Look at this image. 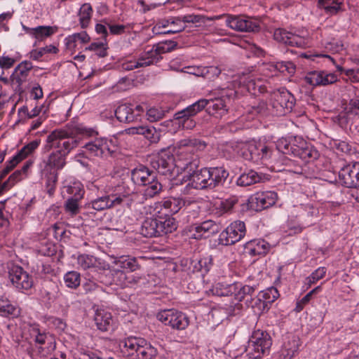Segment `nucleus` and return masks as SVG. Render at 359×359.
Returning a JSON list of instances; mask_svg holds the SVG:
<instances>
[{
    "mask_svg": "<svg viewBox=\"0 0 359 359\" xmlns=\"http://www.w3.org/2000/svg\"><path fill=\"white\" fill-rule=\"evenodd\" d=\"M77 134L90 137L97 133L91 128L76 126L69 130H55L46 139V149L48 148L56 149L55 151L49 154L48 163H46V166L51 167L48 178L54 183L57 181V170L62 168L65 163L63 156L79 145V140L75 136Z\"/></svg>",
    "mask_w": 359,
    "mask_h": 359,
    "instance_id": "obj_1",
    "label": "nucleus"
},
{
    "mask_svg": "<svg viewBox=\"0 0 359 359\" xmlns=\"http://www.w3.org/2000/svg\"><path fill=\"white\" fill-rule=\"evenodd\" d=\"M207 147L205 141L196 138H187L179 142V151L177 152V168L187 172L189 175L198 168L201 161L196 153L203 151Z\"/></svg>",
    "mask_w": 359,
    "mask_h": 359,
    "instance_id": "obj_2",
    "label": "nucleus"
},
{
    "mask_svg": "<svg viewBox=\"0 0 359 359\" xmlns=\"http://www.w3.org/2000/svg\"><path fill=\"white\" fill-rule=\"evenodd\" d=\"M276 149L283 154L298 157L306 162L319 157L318 151L299 136L280 139L277 142Z\"/></svg>",
    "mask_w": 359,
    "mask_h": 359,
    "instance_id": "obj_3",
    "label": "nucleus"
},
{
    "mask_svg": "<svg viewBox=\"0 0 359 359\" xmlns=\"http://www.w3.org/2000/svg\"><path fill=\"white\" fill-rule=\"evenodd\" d=\"M272 345V339L265 330H257L252 333L246 348L250 358L259 359L268 354Z\"/></svg>",
    "mask_w": 359,
    "mask_h": 359,
    "instance_id": "obj_4",
    "label": "nucleus"
},
{
    "mask_svg": "<svg viewBox=\"0 0 359 359\" xmlns=\"http://www.w3.org/2000/svg\"><path fill=\"white\" fill-rule=\"evenodd\" d=\"M235 95V91L229 88L221 89L218 97L210 99H201L197 102H203L201 111L206 109V111L212 116L222 117L229 111L228 102L231 97Z\"/></svg>",
    "mask_w": 359,
    "mask_h": 359,
    "instance_id": "obj_5",
    "label": "nucleus"
},
{
    "mask_svg": "<svg viewBox=\"0 0 359 359\" xmlns=\"http://www.w3.org/2000/svg\"><path fill=\"white\" fill-rule=\"evenodd\" d=\"M124 353L128 355L136 353L138 359H155L158 355L157 348L147 342L144 339L140 337H128L123 341Z\"/></svg>",
    "mask_w": 359,
    "mask_h": 359,
    "instance_id": "obj_6",
    "label": "nucleus"
},
{
    "mask_svg": "<svg viewBox=\"0 0 359 359\" xmlns=\"http://www.w3.org/2000/svg\"><path fill=\"white\" fill-rule=\"evenodd\" d=\"M294 104V95L285 88L274 90L270 94L269 105L271 115H285L292 111Z\"/></svg>",
    "mask_w": 359,
    "mask_h": 359,
    "instance_id": "obj_7",
    "label": "nucleus"
},
{
    "mask_svg": "<svg viewBox=\"0 0 359 359\" xmlns=\"http://www.w3.org/2000/svg\"><path fill=\"white\" fill-rule=\"evenodd\" d=\"M83 148L90 156L107 158L116 151V145L111 139L99 137L86 143Z\"/></svg>",
    "mask_w": 359,
    "mask_h": 359,
    "instance_id": "obj_8",
    "label": "nucleus"
},
{
    "mask_svg": "<svg viewBox=\"0 0 359 359\" xmlns=\"http://www.w3.org/2000/svg\"><path fill=\"white\" fill-rule=\"evenodd\" d=\"M153 168L167 177H172L174 175L177 165L173 154L170 151L163 150L158 154V156L151 161Z\"/></svg>",
    "mask_w": 359,
    "mask_h": 359,
    "instance_id": "obj_9",
    "label": "nucleus"
},
{
    "mask_svg": "<svg viewBox=\"0 0 359 359\" xmlns=\"http://www.w3.org/2000/svg\"><path fill=\"white\" fill-rule=\"evenodd\" d=\"M246 233V227L243 222L237 220L232 222L219 236V243L223 245H231L240 241Z\"/></svg>",
    "mask_w": 359,
    "mask_h": 359,
    "instance_id": "obj_10",
    "label": "nucleus"
},
{
    "mask_svg": "<svg viewBox=\"0 0 359 359\" xmlns=\"http://www.w3.org/2000/svg\"><path fill=\"white\" fill-rule=\"evenodd\" d=\"M157 318L165 325L178 330L186 329L189 324V318L184 313L174 309L159 312Z\"/></svg>",
    "mask_w": 359,
    "mask_h": 359,
    "instance_id": "obj_11",
    "label": "nucleus"
},
{
    "mask_svg": "<svg viewBox=\"0 0 359 359\" xmlns=\"http://www.w3.org/2000/svg\"><path fill=\"white\" fill-rule=\"evenodd\" d=\"M8 273L11 283L16 289L23 290L32 287V278L22 266L11 263L8 266Z\"/></svg>",
    "mask_w": 359,
    "mask_h": 359,
    "instance_id": "obj_12",
    "label": "nucleus"
},
{
    "mask_svg": "<svg viewBox=\"0 0 359 359\" xmlns=\"http://www.w3.org/2000/svg\"><path fill=\"white\" fill-rule=\"evenodd\" d=\"M277 198L278 195L274 191L257 192L248 199L247 205L248 208L259 212L273 205Z\"/></svg>",
    "mask_w": 359,
    "mask_h": 359,
    "instance_id": "obj_13",
    "label": "nucleus"
},
{
    "mask_svg": "<svg viewBox=\"0 0 359 359\" xmlns=\"http://www.w3.org/2000/svg\"><path fill=\"white\" fill-rule=\"evenodd\" d=\"M189 182L185 187L184 193H187L186 190L193 188L195 189L203 190L210 189V170L209 168H197L194 172L187 175Z\"/></svg>",
    "mask_w": 359,
    "mask_h": 359,
    "instance_id": "obj_14",
    "label": "nucleus"
},
{
    "mask_svg": "<svg viewBox=\"0 0 359 359\" xmlns=\"http://www.w3.org/2000/svg\"><path fill=\"white\" fill-rule=\"evenodd\" d=\"M343 186L347 188L359 187V161L344 166L339 172Z\"/></svg>",
    "mask_w": 359,
    "mask_h": 359,
    "instance_id": "obj_15",
    "label": "nucleus"
},
{
    "mask_svg": "<svg viewBox=\"0 0 359 359\" xmlns=\"http://www.w3.org/2000/svg\"><path fill=\"white\" fill-rule=\"evenodd\" d=\"M144 112V108L140 104L134 107L131 104H123L116 108L115 116L120 122L131 123L137 121Z\"/></svg>",
    "mask_w": 359,
    "mask_h": 359,
    "instance_id": "obj_16",
    "label": "nucleus"
},
{
    "mask_svg": "<svg viewBox=\"0 0 359 359\" xmlns=\"http://www.w3.org/2000/svg\"><path fill=\"white\" fill-rule=\"evenodd\" d=\"M273 38L276 41L290 46L306 48L309 44L307 39L282 28L274 31Z\"/></svg>",
    "mask_w": 359,
    "mask_h": 359,
    "instance_id": "obj_17",
    "label": "nucleus"
},
{
    "mask_svg": "<svg viewBox=\"0 0 359 359\" xmlns=\"http://www.w3.org/2000/svg\"><path fill=\"white\" fill-rule=\"evenodd\" d=\"M129 135H142L150 144H156L161 136V129H157L151 125H141L126 128L123 132Z\"/></svg>",
    "mask_w": 359,
    "mask_h": 359,
    "instance_id": "obj_18",
    "label": "nucleus"
},
{
    "mask_svg": "<svg viewBox=\"0 0 359 359\" xmlns=\"http://www.w3.org/2000/svg\"><path fill=\"white\" fill-rule=\"evenodd\" d=\"M226 24L231 29L238 32H255L259 29V25L246 16L229 15Z\"/></svg>",
    "mask_w": 359,
    "mask_h": 359,
    "instance_id": "obj_19",
    "label": "nucleus"
},
{
    "mask_svg": "<svg viewBox=\"0 0 359 359\" xmlns=\"http://www.w3.org/2000/svg\"><path fill=\"white\" fill-rule=\"evenodd\" d=\"M126 198L125 196H104L93 200L86 204V207L87 209L91 208L97 211H102L121 205Z\"/></svg>",
    "mask_w": 359,
    "mask_h": 359,
    "instance_id": "obj_20",
    "label": "nucleus"
},
{
    "mask_svg": "<svg viewBox=\"0 0 359 359\" xmlns=\"http://www.w3.org/2000/svg\"><path fill=\"white\" fill-rule=\"evenodd\" d=\"M304 81L313 87L327 86L335 83L337 81V76L335 74L325 71H312L306 74Z\"/></svg>",
    "mask_w": 359,
    "mask_h": 359,
    "instance_id": "obj_21",
    "label": "nucleus"
},
{
    "mask_svg": "<svg viewBox=\"0 0 359 359\" xmlns=\"http://www.w3.org/2000/svg\"><path fill=\"white\" fill-rule=\"evenodd\" d=\"M219 231L218 225L212 220H206L199 224L191 226L190 232L191 238L200 240L208 238Z\"/></svg>",
    "mask_w": 359,
    "mask_h": 359,
    "instance_id": "obj_22",
    "label": "nucleus"
},
{
    "mask_svg": "<svg viewBox=\"0 0 359 359\" xmlns=\"http://www.w3.org/2000/svg\"><path fill=\"white\" fill-rule=\"evenodd\" d=\"M271 245L264 239H253L244 245V252L250 257H264L268 254Z\"/></svg>",
    "mask_w": 359,
    "mask_h": 359,
    "instance_id": "obj_23",
    "label": "nucleus"
},
{
    "mask_svg": "<svg viewBox=\"0 0 359 359\" xmlns=\"http://www.w3.org/2000/svg\"><path fill=\"white\" fill-rule=\"evenodd\" d=\"M185 201L182 198H165L157 203L156 207L158 211H164V214L172 217L185 205Z\"/></svg>",
    "mask_w": 359,
    "mask_h": 359,
    "instance_id": "obj_24",
    "label": "nucleus"
},
{
    "mask_svg": "<svg viewBox=\"0 0 359 359\" xmlns=\"http://www.w3.org/2000/svg\"><path fill=\"white\" fill-rule=\"evenodd\" d=\"M158 222L160 236L172 233L177 228V223L175 219L164 214V211L157 210L155 213Z\"/></svg>",
    "mask_w": 359,
    "mask_h": 359,
    "instance_id": "obj_25",
    "label": "nucleus"
},
{
    "mask_svg": "<svg viewBox=\"0 0 359 359\" xmlns=\"http://www.w3.org/2000/svg\"><path fill=\"white\" fill-rule=\"evenodd\" d=\"M156 172L151 170L147 167L140 165L131 170V180L138 186H144L149 184V181L154 180Z\"/></svg>",
    "mask_w": 359,
    "mask_h": 359,
    "instance_id": "obj_26",
    "label": "nucleus"
},
{
    "mask_svg": "<svg viewBox=\"0 0 359 359\" xmlns=\"http://www.w3.org/2000/svg\"><path fill=\"white\" fill-rule=\"evenodd\" d=\"M77 264L84 270L88 269H97L102 271L109 269L108 264L102 262L100 259L88 254L79 255L77 257Z\"/></svg>",
    "mask_w": 359,
    "mask_h": 359,
    "instance_id": "obj_27",
    "label": "nucleus"
},
{
    "mask_svg": "<svg viewBox=\"0 0 359 359\" xmlns=\"http://www.w3.org/2000/svg\"><path fill=\"white\" fill-rule=\"evenodd\" d=\"M94 321L98 330L109 331L113 325L111 313L104 309H97L95 311Z\"/></svg>",
    "mask_w": 359,
    "mask_h": 359,
    "instance_id": "obj_28",
    "label": "nucleus"
},
{
    "mask_svg": "<svg viewBox=\"0 0 359 359\" xmlns=\"http://www.w3.org/2000/svg\"><path fill=\"white\" fill-rule=\"evenodd\" d=\"M300 344V339L298 337L295 335L287 337L281 350L283 359H292L297 354Z\"/></svg>",
    "mask_w": 359,
    "mask_h": 359,
    "instance_id": "obj_29",
    "label": "nucleus"
},
{
    "mask_svg": "<svg viewBox=\"0 0 359 359\" xmlns=\"http://www.w3.org/2000/svg\"><path fill=\"white\" fill-rule=\"evenodd\" d=\"M210 189L223 185L229 173L224 167H210Z\"/></svg>",
    "mask_w": 359,
    "mask_h": 359,
    "instance_id": "obj_30",
    "label": "nucleus"
},
{
    "mask_svg": "<svg viewBox=\"0 0 359 359\" xmlns=\"http://www.w3.org/2000/svg\"><path fill=\"white\" fill-rule=\"evenodd\" d=\"M162 58L163 57L159 55L155 44L152 46H147L139 57V59L142 63L144 67L156 64L162 60Z\"/></svg>",
    "mask_w": 359,
    "mask_h": 359,
    "instance_id": "obj_31",
    "label": "nucleus"
},
{
    "mask_svg": "<svg viewBox=\"0 0 359 359\" xmlns=\"http://www.w3.org/2000/svg\"><path fill=\"white\" fill-rule=\"evenodd\" d=\"M265 175L263 173L250 170L241 174L236 180V184L240 187H248L264 181Z\"/></svg>",
    "mask_w": 359,
    "mask_h": 359,
    "instance_id": "obj_32",
    "label": "nucleus"
},
{
    "mask_svg": "<svg viewBox=\"0 0 359 359\" xmlns=\"http://www.w3.org/2000/svg\"><path fill=\"white\" fill-rule=\"evenodd\" d=\"M203 106V102H197L196 101L184 109L176 112L173 116L176 124H179L180 122H183V121L192 118L193 116L201 111V107Z\"/></svg>",
    "mask_w": 359,
    "mask_h": 359,
    "instance_id": "obj_33",
    "label": "nucleus"
},
{
    "mask_svg": "<svg viewBox=\"0 0 359 359\" xmlns=\"http://www.w3.org/2000/svg\"><path fill=\"white\" fill-rule=\"evenodd\" d=\"M141 233L147 238L160 236L156 215L154 217H147L143 221L141 226Z\"/></svg>",
    "mask_w": 359,
    "mask_h": 359,
    "instance_id": "obj_34",
    "label": "nucleus"
},
{
    "mask_svg": "<svg viewBox=\"0 0 359 359\" xmlns=\"http://www.w3.org/2000/svg\"><path fill=\"white\" fill-rule=\"evenodd\" d=\"M115 264L119 269L128 273L136 271L141 268L137 258L131 256H122Z\"/></svg>",
    "mask_w": 359,
    "mask_h": 359,
    "instance_id": "obj_35",
    "label": "nucleus"
},
{
    "mask_svg": "<svg viewBox=\"0 0 359 359\" xmlns=\"http://www.w3.org/2000/svg\"><path fill=\"white\" fill-rule=\"evenodd\" d=\"M85 190L79 182H74L65 186L62 190L64 198L81 200L83 197Z\"/></svg>",
    "mask_w": 359,
    "mask_h": 359,
    "instance_id": "obj_36",
    "label": "nucleus"
},
{
    "mask_svg": "<svg viewBox=\"0 0 359 359\" xmlns=\"http://www.w3.org/2000/svg\"><path fill=\"white\" fill-rule=\"evenodd\" d=\"M339 117L341 118L342 124H346L350 116H359V99L355 98L350 100L348 104L345 108L344 111L340 112Z\"/></svg>",
    "mask_w": 359,
    "mask_h": 359,
    "instance_id": "obj_37",
    "label": "nucleus"
},
{
    "mask_svg": "<svg viewBox=\"0 0 359 359\" xmlns=\"http://www.w3.org/2000/svg\"><path fill=\"white\" fill-rule=\"evenodd\" d=\"M20 314L19 309L4 297H0V315L4 317H17Z\"/></svg>",
    "mask_w": 359,
    "mask_h": 359,
    "instance_id": "obj_38",
    "label": "nucleus"
},
{
    "mask_svg": "<svg viewBox=\"0 0 359 359\" xmlns=\"http://www.w3.org/2000/svg\"><path fill=\"white\" fill-rule=\"evenodd\" d=\"M211 291L214 295L218 297H228L236 292V286L234 284L217 283L212 286Z\"/></svg>",
    "mask_w": 359,
    "mask_h": 359,
    "instance_id": "obj_39",
    "label": "nucleus"
},
{
    "mask_svg": "<svg viewBox=\"0 0 359 359\" xmlns=\"http://www.w3.org/2000/svg\"><path fill=\"white\" fill-rule=\"evenodd\" d=\"M149 184H145L144 187L146 188L144 190V197L145 199L151 198L159 194L162 191V184L157 180L156 175L154 177V180L149 181Z\"/></svg>",
    "mask_w": 359,
    "mask_h": 359,
    "instance_id": "obj_40",
    "label": "nucleus"
},
{
    "mask_svg": "<svg viewBox=\"0 0 359 359\" xmlns=\"http://www.w3.org/2000/svg\"><path fill=\"white\" fill-rule=\"evenodd\" d=\"M93 12V8L90 4L86 3L81 6L79 11V23L81 28L85 29L88 27L91 20Z\"/></svg>",
    "mask_w": 359,
    "mask_h": 359,
    "instance_id": "obj_41",
    "label": "nucleus"
},
{
    "mask_svg": "<svg viewBox=\"0 0 359 359\" xmlns=\"http://www.w3.org/2000/svg\"><path fill=\"white\" fill-rule=\"evenodd\" d=\"M255 287L250 285H244L237 293H235L234 299L238 302L245 300L247 305L249 306L252 297L255 295Z\"/></svg>",
    "mask_w": 359,
    "mask_h": 359,
    "instance_id": "obj_42",
    "label": "nucleus"
},
{
    "mask_svg": "<svg viewBox=\"0 0 359 359\" xmlns=\"http://www.w3.org/2000/svg\"><path fill=\"white\" fill-rule=\"evenodd\" d=\"M248 112L252 115L268 116L271 114V108L264 100H259L249 106Z\"/></svg>",
    "mask_w": 359,
    "mask_h": 359,
    "instance_id": "obj_43",
    "label": "nucleus"
},
{
    "mask_svg": "<svg viewBox=\"0 0 359 359\" xmlns=\"http://www.w3.org/2000/svg\"><path fill=\"white\" fill-rule=\"evenodd\" d=\"M212 18L205 17V15H194V14H189V15H185L182 17H178L175 19V20L172 21V24L173 25H177L178 22H183L184 23H205L208 20H212Z\"/></svg>",
    "mask_w": 359,
    "mask_h": 359,
    "instance_id": "obj_44",
    "label": "nucleus"
},
{
    "mask_svg": "<svg viewBox=\"0 0 359 359\" xmlns=\"http://www.w3.org/2000/svg\"><path fill=\"white\" fill-rule=\"evenodd\" d=\"M97 281L100 283H104L105 280L103 278V275L101 273H97L95 275H93L91 278L87 279L85 283H83L82 287L86 292V293L92 292L96 290L100 286L97 283Z\"/></svg>",
    "mask_w": 359,
    "mask_h": 359,
    "instance_id": "obj_45",
    "label": "nucleus"
},
{
    "mask_svg": "<svg viewBox=\"0 0 359 359\" xmlns=\"http://www.w3.org/2000/svg\"><path fill=\"white\" fill-rule=\"evenodd\" d=\"M279 297V292L278 290L274 287H271L265 290L261 291L259 293L258 299L262 300L264 304L267 305L275 302Z\"/></svg>",
    "mask_w": 359,
    "mask_h": 359,
    "instance_id": "obj_46",
    "label": "nucleus"
},
{
    "mask_svg": "<svg viewBox=\"0 0 359 359\" xmlns=\"http://www.w3.org/2000/svg\"><path fill=\"white\" fill-rule=\"evenodd\" d=\"M338 123L342 128L345 130H349L350 132L353 135L359 134V116H350V118L346 120V124H342L341 118L339 117V114L337 116Z\"/></svg>",
    "mask_w": 359,
    "mask_h": 359,
    "instance_id": "obj_47",
    "label": "nucleus"
},
{
    "mask_svg": "<svg viewBox=\"0 0 359 359\" xmlns=\"http://www.w3.org/2000/svg\"><path fill=\"white\" fill-rule=\"evenodd\" d=\"M65 285L71 289H76L81 283V275L76 271H70L64 276Z\"/></svg>",
    "mask_w": 359,
    "mask_h": 359,
    "instance_id": "obj_48",
    "label": "nucleus"
},
{
    "mask_svg": "<svg viewBox=\"0 0 359 359\" xmlns=\"http://www.w3.org/2000/svg\"><path fill=\"white\" fill-rule=\"evenodd\" d=\"M113 282L122 287H126L128 272L121 269H113L110 270Z\"/></svg>",
    "mask_w": 359,
    "mask_h": 359,
    "instance_id": "obj_49",
    "label": "nucleus"
},
{
    "mask_svg": "<svg viewBox=\"0 0 359 359\" xmlns=\"http://www.w3.org/2000/svg\"><path fill=\"white\" fill-rule=\"evenodd\" d=\"M239 199L240 198L238 196L233 195L224 199V201H222L218 208L221 212V214L231 212L234 206L238 203Z\"/></svg>",
    "mask_w": 359,
    "mask_h": 359,
    "instance_id": "obj_50",
    "label": "nucleus"
},
{
    "mask_svg": "<svg viewBox=\"0 0 359 359\" xmlns=\"http://www.w3.org/2000/svg\"><path fill=\"white\" fill-rule=\"evenodd\" d=\"M252 148L257 150L259 160L263 161L269 159L273 151L272 147L261 142L258 143V146L252 147Z\"/></svg>",
    "mask_w": 359,
    "mask_h": 359,
    "instance_id": "obj_51",
    "label": "nucleus"
},
{
    "mask_svg": "<svg viewBox=\"0 0 359 359\" xmlns=\"http://www.w3.org/2000/svg\"><path fill=\"white\" fill-rule=\"evenodd\" d=\"M155 46L159 55L161 56L162 54L169 53L175 50L177 47L178 43L176 41L170 40L161 41L156 43Z\"/></svg>",
    "mask_w": 359,
    "mask_h": 359,
    "instance_id": "obj_52",
    "label": "nucleus"
},
{
    "mask_svg": "<svg viewBox=\"0 0 359 359\" xmlns=\"http://www.w3.org/2000/svg\"><path fill=\"white\" fill-rule=\"evenodd\" d=\"M65 198L67 199L65 204V211L69 213L72 216L79 214L80 211L79 201L81 200L69 198Z\"/></svg>",
    "mask_w": 359,
    "mask_h": 359,
    "instance_id": "obj_53",
    "label": "nucleus"
},
{
    "mask_svg": "<svg viewBox=\"0 0 359 359\" xmlns=\"http://www.w3.org/2000/svg\"><path fill=\"white\" fill-rule=\"evenodd\" d=\"M320 289V286H318L308 292L304 297H302L300 300L297 301L296 303V306L294 308V311L297 313H299L302 311L304 306L309 303L311 301L313 294H315L318 290Z\"/></svg>",
    "mask_w": 359,
    "mask_h": 359,
    "instance_id": "obj_54",
    "label": "nucleus"
},
{
    "mask_svg": "<svg viewBox=\"0 0 359 359\" xmlns=\"http://www.w3.org/2000/svg\"><path fill=\"white\" fill-rule=\"evenodd\" d=\"M339 0H318V4L330 13H336L339 9Z\"/></svg>",
    "mask_w": 359,
    "mask_h": 359,
    "instance_id": "obj_55",
    "label": "nucleus"
},
{
    "mask_svg": "<svg viewBox=\"0 0 359 359\" xmlns=\"http://www.w3.org/2000/svg\"><path fill=\"white\" fill-rule=\"evenodd\" d=\"M32 69L31 63L28 62H21L15 70V75L18 77L19 80L25 79L29 70Z\"/></svg>",
    "mask_w": 359,
    "mask_h": 359,
    "instance_id": "obj_56",
    "label": "nucleus"
},
{
    "mask_svg": "<svg viewBox=\"0 0 359 359\" xmlns=\"http://www.w3.org/2000/svg\"><path fill=\"white\" fill-rule=\"evenodd\" d=\"M27 33L34 36L38 41H43L45 38V26H39L35 28H29L23 26Z\"/></svg>",
    "mask_w": 359,
    "mask_h": 359,
    "instance_id": "obj_57",
    "label": "nucleus"
},
{
    "mask_svg": "<svg viewBox=\"0 0 359 359\" xmlns=\"http://www.w3.org/2000/svg\"><path fill=\"white\" fill-rule=\"evenodd\" d=\"M222 69L217 66H207L203 69V78L211 80L219 76Z\"/></svg>",
    "mask_w": 359,
    "mask_h": 359,
    "instance_id": "obj_58",
    "label": "nucleus"
},
{
    "mask_svg": "<svg viewBox=\"0 0 359 359\" xmlns=\"http://www.w3.org/2000/svg\"><path fill=\"white\" fill-rule=\"evenodd\" d=\"M211 266L210 259L208 258L200 259L197 263L194 264V271L201 272L202 274L209 271Z\"/></svg>",
    "mask_w": 359,
    "mask_h": 359,
    "instance_id": "obj_59",
    "label": "nucleus"
},
{
    "mask_svg": "<svg viewBox=\"0 0 359 359\" xmlns=\"http://www.w3.org/2000/svg\"><path fill=\"white\" fill-rule=\"evenodd\" d=\"M247 90L253 95H257V93H263L265 91V87L259 85L253 79H250L246 83Z\"/></svg>",
    "mask_w": 359,
    "mask_h": 359,
    "instance_id": "obj_60",
    "label": "nucleus"
},
{
    "mask_svg": "<svg viewBox=\"0 0 359 359\" xmlns=\"http://www.w3.org/2000/svg\"><path fill=\"white\" fill-rule=\"evenodd\" d=\"M326 271L327 269L325 267L318 268L307 278L308 284L311 285L322 279L325 276Z\"/></svg>",
    "mask_w": 359,
    "mask_h": 359,
    "instance_id": "obj_61",
    "label": "nucleus"
},
{
    "mask_svg": "<svg viewBox=\"0 0 359 359\" xmlns=\"http://www.w3.org/2000/svg\"><path fill=\"white\" fill-rule=\"evenodd\" d=\"M339 70L347 76L352 82H359V67L351 69L340 67Z\"/></svg>",
    "mask_w": 359,
    "mask_h": 359,
    "instance_id": "obj_62",
    "label": "nucleus"
},
{
    "mask_svg": "<svg viewBox=\"0 0 359 359\" xmlns=\"http://www.w3.org/2000/svg\"><path fill=\"white\" fill-rule=\"evenodd\" d=\"M23 176L22 171L16 170L9 177L8 180L4 183V186L6 187L8 185L10 188L16 182L20 181Z\"/></svg>",
    "mask_w": 359,
    "mask_h": 359,
    "instance_id": "obj_63",
    "label": "nucleus"
},
{
    "mask_svg": "<svg viewBox=\"0 0 359 359\" xmlns=\"http://www.w3.org/2000/svg\"><path fill=\"white\" fill-rule=\"evenodd\" d=\"M147 119L151 122L156 121L161 118H162L163 116V113L162 111L156 109L151 108L147 111Z\"/></svg>",
    "mask_w": 359,
    "mask_h": 359,
    "instance_id": "obj_64",
    "label": "nucleus"
}]
</instances>
